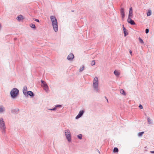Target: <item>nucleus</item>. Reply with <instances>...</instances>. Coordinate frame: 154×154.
<instances>
[{
  "label": "nucleus",
  "mask_w": 154,
  "mask_h": 154,
  "mask_svg": "<svg viewBox=\"0 0 154 154\" xmlns=\"http://www.w3.org/2000/svg\"><path fill=\"white\" fill-rule=\"evenodd\" d=\"M50 19L52 23L55 32H57L58 30L57 20L56 17L54 16H51Z\"/></svg>",
  "instance_id": "obj_1"
},
{
  "label": "nucleus",
  "mask_w": 154,
  "mask_h": 154,
  "mask_svg": "<svg viewBox=\"0 0 154 154\" xmlns=\"http://www.w3.org/2000/svg\"><path fill=\"white\" fill-rule=\"evenodd\" d=\"M19 91L16 88L13 89L11 92V97H16L18 94Z\"/></svg>",
  "instance_id": "obj_2"
},
{
  "label": "nucleus",
  "mask_w": 154,
  "mask_h": 154,
  "mask_svg": "<svg viewBox=\"0 0 154 154\" xmlns=\"http://www.w3.org/2000/svg\"><path fill=\"white\" fill-rule=\"evenodd\" d=\"M65 133L66 138L67 139L68 141L69 142H70L71 140V137L70 136V131L68 130H65Z\"/></svg>",
  "instance_id": "obj_3"
},
{
  "label": "nucleus",
  "mask_w": 154,
  "mask_h": 154,
  "mask_svg": "<svg viewBox=\"0 0 154 154\" xmlns=\"http://www.w3.org/2000/svg\"><path fill=\"white\" fill-rule=\"evenodd\" d=\"M0 127L3 130H4L5 129V125L3 119L0 118Z\"/></svg>",
  "instance_id": "obj_4"
},
{
  "label": "nucleus",
  "mask_w": 154,
  "mask_h": 154,
  "mask_svg": "<svg viewBox=\"0 0 154 154\" xmlns=\"http://www.w3.org/2000/svg\"><path fill=\"white\" fill-rule=\"evenodd\" d=\"M41 82L42 83V86L44 88V89L46 91H48V87L46 83L42 80Z\"/></svg>",
  "instance_id": "obj_5"
},
{
  "label": "nucleus",
  "mask_w": 154,
  "mask_h": 154,
  "mask_svg": "<svg viewBox=\"0 0 154 154\" xmlns=\"http://www.w3.org/2000/svg\"><path fill=\"white\" fill-rule=\"evenodd\" d=\"M127 22L131 25H135V24L134 21L129 17H128L127 19Z\"/></svg>",
  "instance_id": "obj_6"
},
{
  "label": "nucleus",
  "mask_w": 154,
  "mask_h": 154,
  "mask_svg": "<svg viewBox=\"0 0 154 154\" xmlns=\"http://www.w3.org/2000/svg\"><path fill=\"white\" fill-rule=\"evenodd\" d=\"M84 112V111L83 110L80 111L79 112V113L78 115L76 117V118H75L76 119H78L80 117L82 116V115H83Z\"/></svg>",
  "instance_id": "obj_7"
},
{
  "label": "nucleus",
  "mask_w": 154,
  "mask_h": 154,
  "mask_svg": "<svg viewBox=\"0 0 154 154\" xmlns=\"http://www.w3.org/2000/svg\"><path fill=\"white\" fill-rule=\"evenodd\" d=\"M74 57V55L72 54H70L68 55L67 59L69 60H72Z\"/></svg>",
  "instance_id": "obj_8"
},
{
  "label": "nucleus",
  "mask_w": 154,
  "mask_h": 154,
  "mask_svg": "<svg viewBox=\"0 0 154 154\" xmlns=\"http://www.w3.org/2000/svg\"><path fill=\"white\" fill-rule=\"evenodd\" d=\"M98 83H93V87H94V89H95V90H96L97 91H98Z\"/></svg>",
  "instance_id": "obj_9"
},
{
  "label": "nucleus",
  "mask_w": 154,
  "mask_h": 154,
  "mask_svg": "<svg viewBox=\"0 0 154 154\" xmlns=\"http://www.w3.org/2000/svg\"><path fill=\"white\" fill-rule=\"evenodd\" d=\"M123 30L124 31V36H126L127 35H128V32L127 31V30L124 27V26L123 25Z\"/></svg>",
  "instance_id": "obj_10"
},
{
  "label": "nucleus",
  "mask_w": 154,
  "mask_h": 154,
  "mask_svg": "<svg viewBox=\"0 0 154 154\" xmlns=\"http://www.w3.org/2000/svg\"><path fill=\"white\" fill-rule=\"evenodd\" d=\"M132 12L133 11H132V8L131 7L130 8V10H129V15H128V17H132V15H133Z\"/></svg>",
  "instance_id": "obj_11"
},
{
  "label": "nucleus",
  "mask_w": 154,
  "mask_h": 154,
  "mask_svg": "<svg viewBox=\"0 0 154 154\" xmlns=\"http://www.w3.org/2000/svg\"><path fill=\"white\" fill-rule=\"evenodd\" d=\"M17 19L18 20H20L23 19V17L21 15H19L17 18Z\"/></svg>",
  "instance_id": "obj_12"
},
{
  "label": "nucleus",
  "mask_w": 154,
  "mask_h": 154,
  "mask_svg": "<svg viewBox=\"0 0 154 154\" xmlns=\"http://www.w3.org/2000/svg\"><path fill=\"white\" fill-rule=\"evenodd\" d=\"M114 74L117 76H119L120 74V72L116 70H115L114 71Z\"/></svg>",
  "instance_id": "obj_13"
},
{
  "label": "nucleus",
  "mask_w": 154,
  "mask_h": 154,
  "mask_svg": "<svg viewBox=\"0 0 154 154\" xmlns=\"http://www.w3.org/2000/svg\"><path fill=\"white\" fill-rule=\"evenodd\" d=\"M27 91V88L26 86H24L23 89V92L24 94H26Z\"/></svg>",
  "instance_id": "obj_14"
},
{
  "label": "nucleus",
  "mask_w": 154,
  "mask_h": 154,
  "mask_svg": "<svg viewBox=\"0 0 154 154\" xmlns=\"http://www.w3.org/2000/svg\"><path fill=\"white\" fill-rule=\"evenodd\" d=\"M98 79L97 77H95L94 78V79L93 83H98Z\"/></svg>",
  "instance_id": "obj_15"
},
{
  "label": "nucleus",
  "mask_w": 154,
  "mask_h": 154,
  "mask_svg": "<svg viewBox=\"0 0 154 154\" xmlns=\"http://www.w3.org/2000/svg\"><path fill=\"white\" fill-rule=\"evenodd\" d=\"M27 94L31 96H33V92L31 91H29L27 92Z\"/></svg>",
  "instance_id": "obj_16"
},
{
  "label": "nucleus",
  "mask_w": 154,
  "mask_h": 154,
  "mask_svg": "<svg viewBox=\"0 0 154 154\" xmlns=\"http://www.w3.org/2000/svg\"><path fill=\"white\" fill-rule=\"evenodd\" d=\"M4 110V108L2 106H0V113H2Z\"/></svg>",
  "instance_id": "obj_17"
},
{
  "label": "nucleus",
  "mask_w": 154,
  "mask_h": 154,
  "mask_svg": "<svg viewBox=\"0 0 154 154\" xmlns=\"http://www.w3.org/2000/svg\"><path fill=\"white\" fill-rule=\"evenodd\" d=\"M118 151H119V149L115 147L114 148L113 150V152H118Z\"/></svg>",
  "instance_id": "obj_18"
},
{
  "label": "nucleus",
  "mask_w": 154,
  "mask_h": 154,
  "mask_svg": "<svg viewBox=\"0 0 154 154\" xmlns=\"http://www.w3.org/2000/svg\"><path fill=\"white\" fill-rule=\"evenodd\" d=\"M120 92L121 94L124 95H125L126 94L124 91L123 89H121L120 90Z\"/></svg>",
  "instance_id": "obj_19"
},
{
  "label": "nucleus",
  "mask_w": 154,
  "mask_h": 154,
  "mask_svg": "<svg viewBox=\"0 0 154 154\" xmlns=\"http://www.w3.org/2000/svg\"><path fill=\"white\" fill-rule=\"evenodd\" d=\"M144 133V132L143 131L139 132L138 133V135L139 137H141L142 136L143 134Z\"/></svg>",
  "instance_id": "obj_20"
},
{
  "label": "nucleus",
  "mask_w": 154,
  "mask_h": 154,
  "mask_svg": "<svg viewBox=\"0 0 154 154\" xmlns=\"http://www.w3.org/2000/svg\"><path fill=\"white\" fill-rule=\"evenodd\" d=\"M121 14H123L125 13L124 9L123 8H122L120 10Z\"/></svg>",
  "instance_id": "obj_21"
},
{
  "label": "nucleus",
  "mask_w": 154,
  "mask_h": 154,
  "mask_svg": "<svg viewBox=\"0 0 154 154\" xmlns=\"http://www.w3.org/2000/svg\"><path fill=\"white\" fill-rule=\"evenodd\" d=\"M84 66H82L81 67H80V69H79V71L81 72L83 71L84 69Z\"/></svg>",
  "instance_id": "obj_22"
},
{
  "label": "nucleus",
  "mask_w": 154,
  "mask_h": 154,
  "mask_svg": "<svg viewBox=\"0 0 154 154\" xmlns=\"http://www.w3.org/2000/svg\"><path fill=\"white\" fill-rule=\"evenodd\" d=\"M151 15V11L150 10H148L147 13V16H150Z\"/></svg>",
  "instance_id": "obj_23"
},
{
  "label": "nucleus",
  "mask_w": 154,
  "mask_h": 154,
  "mask_svg": "<svg viewBox=\"0 0 154 154\" xmlns=\"http://www.w3.org/2000/svg\"><path fill=\"white\" fill-rule=\"evenodd\" d=\"M139 42L143 44V40L140 38H139Z\"/></svg>",
  "instance_id": "obj_24"
},
{
  "label": "nucleus",
  "mask_w": 154,
  "mask_h": 154,
  "mask_svg": "<svg viewBox=\"0 0 154 154\" xmlns=\"http://www.w3.org/2000/svg\"><path fill=\"white\" fill-rule=\"evenodd\" d=\"M95 60H92L91 63V64L92 66L94 65L95 64Z\"/></svg>",
  "instance_id": "obj_25"
},
{
  "label": "nucleus",
  "mask_w": 154,
  "mask_h": 154,
  "mask_svg": "<svg viewBox=\"0 0 154 154\" xmlns=\"http://www.w3.org/2000/svg\"><path fill=\"white\" fill-rule=\"evenodd\" d=\"M82 137V135L81 134H79L78 135V137L80 139H81Z\"/></svg>",
  "instance_id": "obj_26"
},
{
  "label": "nucleus",
  "mask_w": 154,
  "mask_h": 154,
  "mask_svg": "<svg viewBox=\"0 0 154 154\" xmlns=\"http://www.w3.org/2000/svg\"><path fill=\"white\" fill-rule=\"evenodd\" d=\"M30 26L33 28H35V25L34 24H31L30 25Z\"/></svg>",
  "instance_id": "obj_27"
},
{
  "label": "nucleus",
  "mask_w": 154,
  "mask_h": 154,
  "mask_svg": "<svg viewBox=\"0 0 154 154\" xmlns=\"http://www.w3.org/2000/svg\"><path fill=\"white\" fill-rule=\"evenodd\" d=\"M121 15L122 16V19L123 20L124 19V18L125 17V13L124 14H121Z\"/></svg>",
  "instance_id": "obj_28"
},
{
  "label": "nucleus",
  "mask_w": 154,
  "mask_h": 154,
  "mask_svg": "<svg viewBox=\"0 0 154 154\" xmlns=\"http://www.w3.org/2000/svg\"><path fill=\"white\" fill-rule=\"evenodd\" d=\"M145 32L146 33H148L149 32V29H146Z\"/></svg>",
  "instance_id": "obj_29"
},
{
  "label": "nucleus",
  "mask_w": 154,
  "mask_h": 154,
  "mask_svg": "<svg viewBox=\"0 0 154 154\" xmlns=\"http://www.w3.org/2000/svg\"><path fill=\"white\" fill-rule=\"evenodd\" d=\"M139 107L141 109H142L143 108V107L141 105H140L139 106Z\"/></svg>",
  "instance_id": "obj_30"
},
{
  "label": "nucleus",
  "mask_w": 154,
  "mask_h": 154,
  "mask_svg": "<svg viewBox=\"0 0 154 154\" xmlns=\"http://www.w3.org/2000/svg\"><path fill=\"white\" fill-rule=\"evenodd\" d=\"M148 119V122L149 123H150L151 122V121L150 119L149 118L148 119Z\"/></svg>",
  "instance_id": "obj_31"
},
{
  "label": "nucleus",
  "mask_w": 154,
  "mask_h": 154,
  "mask_svg": "<svg viewBox=\"0 0 154 154\" xmlns=\"http://www.w3.org/2000/svg\"><path fill=\"white\" fill-rule=\"evenodd\" d=\"M35 20L38 22H39V20L38 19H35Z\"/></svg>",
  "instance_id": "obj_32"
},
{
  "label": "nucleus",
  "mask_w": 154,
  "mask_h": 154,
  "mask_svg": "<svg viewBox=\"0 0 154 154\" xmlns=\"http://www.w3.org/2000/svg\"><path fill=\"white\" fill-rule=\"evenodd\" d=\"M130 54H131V55L132 54V52L131 51V50L130 51Z\"/></svg>",
  "instance_id": "obj_33"
},
{
  "label": "nucleus",
  "mask_w": 154,
  "mask_h": 154,
  "mask_svg": "<svg viewBox=\"0 0 154 154\" xmlns=\"http://www.w3.org/2000/svg\"><path fill=\"white\" fill-rule=\"evenodd\" d=\"M150 152L152 153H154V151H150Z\"/></svg>",
  "instance_id": "obj_34"
},
{
  "label": "nucleus",
  "mask_w": 154,
  "mask_h": 154,
  "mask_svg": "<svg viewBox=\"0 0 154 154\" xmlns=\"http://www.w3.org/2000/svg\"><path fill=\"white\" fill-rule=\"evenodd\" d=\"M106 99L107 100V102H108V99H107V98H106Z\"/></svg>",
  "instance_id": "obj_35"
}]
</instances>
